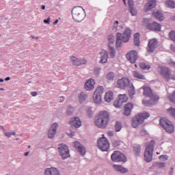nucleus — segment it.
Here are the masks:
<instances>
[{"mask_svg": "<svg viewBox=\"0 0 175 175\" xmlns=\"http://www.w3.org/2000/svg\"><path fill=\"white\" fill-rule=\"evenodd\" d=\"M110 120V115L106 111H101L99 114L94 118V124L98 128H106Z\"/></svg>", "mask_w": 175, "mask_h": 175, "instance_id": "f257e3e1", "label": "nucleus"}, {"mask_svg": "<svg viewBox=\"0 0 175 175\" xmlns=\"http://www.w3.org/2000/svg\"><path fill=\"white\" fill-rule=\"evenodd\" d=\"M71 13L73 20L77 23H81L85 18V10L81 6L74 7Z\"/></svg>", "mask_w": 175, "mask_h": 175, "instance_id": "f03ea898", "label": "nucleus"}, {"mask_svg": "<svg viewBox=\"0 0 175 175\" xmlns=\"http://www.w3.org/2000/svg\"><path fill=\"white\" fill-rule=\"evenodd\" d=\"M131 33H132V31L130 30L129 28H126L123 34H122L121 33H117L116 42V47L121 46L122 42H124V43H126V42H128L131 38Z\"/></svg>", "mask_w": 175, "mask_h": 175, "instance_id": "7ed1b4c3", "label": "nucleus"}, {"mask_svg": "<svg viewBox=\"0 0 175 175\" xmlns=\"http://www.w3.org/2000/svg\"><path fill=\"white\" fill-rule=\"evenodd\" d=\"M150 117V113L147 112L139 113L132 120V125L133 128H137L140 124L144 122V120H147Z\"/></svg>", "mask_w": 175, "mask_h": 175, "instance_id": "20e7f679", "label": "nucleus"}, {"mask_svg": "<svg viewBox=\"0 0 175 175\" xmlns=\"http://www.w3.org/2000/svg\"><path fill=\"white\" fill-rule=\"evenodd\" d=\"M160 125L167 133L174 132V125L170 120L165 118L160 119Z\"/></svg>", "mask_w": 175, "mask_h": 175, "instance_id": "39448f33", "label": "nucleus"}, {"mask_svg": "<svg viewBox=\"0 0 175 175\" xmlns=\"http://www.w3.org/2000/svg\"><path fill=\"white\" fill-rule=\"evenodd\" d=\"M58 152L59 155L61 157L62 159H68L70 158V153H69V147L65 144H61L58 146Z\"/></svg>", "mask_w": 175, "mask_h": 175, "instance_id": "423d86ee", "label": "nucleus"}, {"mask_svg": "<svg viewBox=\"0 0 175 175\" xmlns=\"http://www.w3.org/2000/svg\"><path fill=\"white\" fill-rule=\"evenodd\" d=\"M152 144H150L146 146L144 152V159L146 162H151L152 161V152H154V142L151 141Z\"/></svg>", "mask_w": 175, "mask_h": 175, "instance_id": "0eeeda50", "label": "nucleus"}, {"mask_svg": "<svg viewBox=\"0 0 175 175\" xmlns=\"http://www.w3.org/2000/svg\"><path fill=\"white\" fill-rule=\"evenodd\" d=\"M111 159L113 162H122L125 163L126 162V156L120 151H114L111 156Z\"/></svg>", "mask_w": 175, "mask_h": 175, "instance_id": "6e6552de", "label": "nucleus"}, {"mask_svg": "<svg viewBox=\"0 0 175 175\" xmlns=\"http://www.w3.org/2000/svg\"><path fill=\"white\" fill-rule=\"evenodd\" d=\"M97 146L101 151H107L110 148V144L106 137L100 138L98 140Z\"/></svg>", "mask_w": 175, "mask_h": 175, "instance_id": "1a4fd4ad", "label": "nucleus"}, {"mask_svg": "<svg viewBox=\"0 0 175 175\" xmlns=\"http://www.w3.org/2000/svg\"><path fill=\"white\" fill-rule=\"evenodd\" d=\"M158 72L166 81H170L171 72L167 67L160 66L158 68Z\"/></svg>", "mask_w": 175, "mask_h": 175, "instance_id": "9d476101", "label": "nucleus"}, {"mask_svg": "<svg viewBox=\"0 0 175 175\" xmlns=\"http://www.w3.org/2000/svg\"><path fill=\"white\" fill-rule=\"evenodd\" d=\"M117 83L119 88H121L122 90L128 88V86L131 84L129 79L126 77H123L120 79H118Z\"/></svg>", "mask_w": 175, "mask_h": 175, "instance_id": "9b49d317", "label": "nucleus"}, {"mask_svg": "<svg viewBox=\"0 0 175 175\" xmlns=\"http://www.w3.org/2000/svg\"><path fill=\"white\" fill-rule=\"evenodd\" d=\"M143 90L144 95H145V96H148L152 100H159V97L157 95H154V94L152 93V90H151V88L148 87H144Z\"/></svg>", "mask_w": 175, "mask_h": 175, "instance_id": "f8f14e48", "label": "nucleus"}, {"mask_svg": "<svg viewBox=\"0 0 175 175\" xmlns=\"http://www.w3.org/2000/svg\"><path fill=\"white\" fill-rule=\"evenodd\" d=\"M157 47H158V41L155 39L150 40L147 48L148 53H154Z\"/></svg>", "mask_w": 175, "mask_h": 175, "instance_id": "ddd939ff", "label": "nucleus"}, {"mask_svg": "<svg viewBox=\"0 0 175 175\" xmlns=\"http://www.w3.org/2000/svg\"><path fill=\"white\" fill-rule=\"evenodd\" d=\"M75 148H76L77 151L81 155L82 157H84L85 155V153L87 152V150H85V147L83 146V144H80L79 142H75L74 143Z\"/></svg>", "mask_w": 175, "mask_h": 175, "instance_id": "4468645a", "label": "nucleus"}, {"mask_svg": "<svg viewBox=\"0 0 175 175\" xmlns=\"http://www.w3.org/2000/svg\"><path fill=\"white\" fill-rule=\"evenodd\" d=\"M126 58L128 61L131 62V64H135V62L137 61V52H136V51H131L126 55Z\"/></svg>", "mask_w": 175, "mask_h": 175, "instance_id": "2eb2a0df", "label": "nucleus"}, {"mask_svg": "<svg viewBox=\"0 0 175 175\" xmlns=\"http://www.w3.org/2000/svg\"><path fill=\"white\" fill-rule=\"evenodd\" d=\"M95 88V80L92 79H88L84 84V89L86 91H92Z\"/></svg>", "mask_w": 175, "mask_h": 175, "instance_id": "dca6fc26", "label": "nucleus"}, {"mask_svg": "<svg viewBox=\"0 0 175 175\" xmlns=\"http://www.w3.org/2000/svg\"><path fill=\"white\" fill-rule=\"evenodd\" d=\"M147 29L150 31H161V25L157 22H152V23H148L146 25Z\"/></svg>", "mask_w": 175, "mask_h": 175, "instance_id": "f3484780", "label": "nucleus"}, {"mask_svg": "<svg viewBox=\"0 0 175 175\" xmlns=\"http://www.w3.org/2000/svg\"><path fill=\"white\" fill-rule=\"evenodd\" d=\"M69 124L71 125V126H74L75 128H79V126H81V120L79 117H74L70 119Z\"/></svg>", "mask_w": 175, "mask_h": 175, "instance_id": "a211bd4d", "label": "nucleus"}, {"mask_svg": "<svg viewBox=\"0 0 175 175\" xmlns=\"http://www.w3.org/2000/svg\"><path fill=\"white\" fill-rule=\"evenodd\" d=\"M109 58V53L106 50L103 49L100 53V64H106Z\"/></svg>", "mask_w": 175, "mask_h": 175, "instance_id": "6ab92c4d", "label": "nucleus"}, {"mask_svg": "<svg viewBox=\"0 0 175 175\" xmlns=\"http://www.w3.org/2000/svg\"><path fill=\"white\" fill-rule=\"evenodd\" d=\"M157 6V1L155 0H148V3L145 4V12H149L151 9H154Z\"/></svg>", "mask_w": 175, "mask_h": 175, "instance_id": "aec40b11", "label": "nucleus"}, {"mask_svg": "<svg viewBox=\"0 0 175 175\" xmlns=\"http://www.w3.org/2000/svg\"><path fill=\"white\" fill-rule=\"evenodd\" d=\"M44 175H61L58 169L55 167L46 168L44 170Z\"/></svg>", "mask_w": 175, "mask_h": 175, "instance_id": "412c9836", "label": "nucleus"}, {"mask_svg": "<svg viewBox=\"0 0 175 175\" xmlns=\"http://www.w3.org/2000/svg\"><path fill=\"white\" fill-rule=\"evenodd\" d=\"M113 169H115L116 172H118L119 173H128V169L126 167H124L122 165H113Z\"/></svg>", "mask_w": 175, "mask_h": 175, "instance_id": "4be33fe9", "label": "nucleus"}, {"mask_svg": "<svg viewBox=\"0 0 175 175\" xmlns=\"http://www.w3.org/2000/svg\"><path fill=\"white\" fill-rule=\"evenodd\" d=\"M87 98H88V94L81 92L79 94H78V100L79 102V103H84V102H85V100H87Z\"/></svg>", "mask_w": 175, "mask_h": 175, "instance_id": "5701e85b", "label": "nucleus"}, {"mask_svg": "<svg viewBox=\"0 0 175 175\" xmlns=\"http://www.w3.org/2000/svg\"><path fill=\"white\" fill-rule=\"evenodd\" d=\"M93 100L96 105H100V103H102V96L97 94L96 93H94Z\"/></svg>", "mask_w": 175, "mask_h": 175, "instance_id": "b1692460", "label": "nucleus"}, {"mask_svg": "<svg viewBox=\"0 0 175 175\" xmlns=\"http://www.w3.org/2000/svg\"><path fill=\"white\" fill-rule=\"evenodd\" d=\"M70 60L72 62V65H74V66H79L80 59H79L75 56H70Z\"/></svg>", "mask_w": 175, "mask_h": 175, "instance_id": "393cba45", "label": "nucleus"}, {"mask_svg": "<svg viewBox=\"0 0 175 175\" xmlns=\"http://www.w3.org/2000/svg\"><path fill=\"white\" fill-rule=\"evenodd\" d=\"M105 102H107L108 103L111 102L113 100V92H108L105 94V98H104Z\"/></svg>", "mask_w": 175, "mask_h": 175, "instance_id": "a878e982", "label": "nucleus"}, {"mask_svg": "<svg viewBox=\"0 0 175 175\" xmlns=\"http://www.w3.org/2000/svg\"><path fill=\"white\" fill-rule=\"evenodd\" d=\"M129 88V94L131 96V98H133V95L136 94V92L135 90V87L133 86V84H131L128 86Z\"/></svg>", "mask_w": 175, "mask_h": 175, "instance_id": "bb28decb", "label": "nucleus"}, {"mask_svg": "<svg viewBox=\"0 0 175 175\" xmlns=\"http://www.w3.org/2000/svg\"><path fill=\"white\" fill-rule=\"evenodd\" d=\"M154 17L157 18V20H159L160 21H163V14L161 12V11H157L156 12L153 13Z\"/></svg>", "mask_w": 175, "mask_h": 175, "instance_id": "cd10ccee", "label": "nucleus"}, {"mask_svg": "<svg viewBox=\"0 0 175 175\" xmlns=\"http://www.w3.org/2000/svg\"><path fill=\"white\" fill-rule=\"evenodd\" d=\"M133 76L136 79H140L141 80H146V77L140 74L139 71H133Z\"/></svg>", "mask_w": 175, "mask_h": 175, "instance_id": "c85d7f7f", "label": "nucleus"}, {"mask_svg": "<svg viewBox=\"0 0 175 175\" xmlns=\"http://www.w3.org/2000/svg\"><path fill=\"white\" fill-rule=\"evenodd\" d=\"M155 102H158V100L155 101V100H152L150 98V100H143L142 103H143V105H144V106H148H148H152V105H154Z\"/></svg>", "mask_w": 175, "mask_h": 175, "instance_id": "c756f323", "label": "nucleus"}, {"mask_svg": "<svg viewBox=\"0 0 175 175\" xmlns=\"http://www.w3.org/2000/svg\"><path fill=\"white\" fill-rule=\"evenodd\" d=\"M134 43L135 46H139L140 44V34L139 33H136L134 35Z\"/></svg>", "mask_w": 175, "mask_h": 175, "instance_id": "7c9ffc66", "label": "nucleus"}, {"mask_svg": "<svg viewBox=\"0 0 175 175\" xmlns=\"http://www.w3.org/2000/svg\"><path fill=\"white\" fill-rule=\"evenodd\" d=\"M109 49V55L111 58H114L116 57V50L114 49V47H113L111 45H108Z\"/></svg>", "mask_w": 175, "mask_h": 175, "instance_id": "2f4dec72", "label": "nucleus"}, {"mask_svg": "<svg viewBox=\"0 0 175 175\" xmlns=\"http://www.w3.org/2000/svg\"><path fill=\"white\" fill-rule=\"evenodd\" d=\"M124 103L120 99L118 98V100H116L114 103L113 105L115 106V107H118V109H121V107H122V104Z\"/></svg>", "mask_w": 175, "mask_h": 175, "instance_id": "473e14b6", "label": "nucleus"}, {"mask_svg": "<svg viewBox=\"0 0 175 175\" xmlns=\"http://www.w3.org/2000/svg\"><path fill=\"white\" fill-rule=\"evenodd\" d=\"M139 66L141 69H143L144 70H150V69H151V66H150V65H147L144 62L141 63Z\"/></svg>", "mask_w": 175, "mask_h": 175, "instance_id": "72a5a7b5", "label": "nucleus"}, {"mask_svg": "<svg viewBox=\"0 0 175 175\" xmlns=\"http://www.w3.org/2000/svg\"><path fill=\"white\" fill-rule=\"evenodd\" d=\"M165 5L166 6H167L168 8H170L171 9H174L175 8V3L172 0H167L165 2Z\"/></svg>", "mask_w": 175, "mask_h": 175, "instance_id": "f704fd0d", "label": "nucleus"}, {"mask_svg": "<svg viewBox=\"0 0 175 175\" xmlns=\"http://www.w3.org/2000/svg\"><path fill=\"white\" fill-rule=\"evenodd\" d=\"M55 135H57V131H54L53 130H49L48 131V137L49 139H54Z\"/></svg>", "mask_w": 175, "mask_h": 175, "instance_id": "c9c22d12", "label": "nucleus"}, {"mask_svg": "<svg viewBox=\"0 0 175 175\" xmlns=\"http://www.w3.org/2000/svg\"><path fill=\"white\" fill-rule=\"evenodd\" d=\"M142 150V148L139 145H135L133 146V151L135 155H139L140 154V151Z\"/></svg>", "mask_w": 175, "mask_h": 175, "instance_id": "e433bc0d", "label": "nucleus"}, {"mask_svg": "<svg viewBox=\"0 0 175 175\" xmlns=\"http://www.w3.org/2000/svg\"><path fill=\"white\" fill-rule=\"evenodd\" d=\"M104 90L105 88H103V86H99L96 88V91L94 92V94H97V95L102 96Z\"/></svg>", "mask_w": 175, "mask_h": 175, "instance_id": "4c0bfd02", "label": "nucleus"}, {"mask_svg": "<svg viewBox=\"0 0 175 175\" xmlns=\"http://www.w3.org/2000/svg\"><path fill=\"white\" fill-rule=\"evenodd\" d=\"M108 40L109 42V46H111V44H114V42H116V37L113 35L108 36Z\"/></svg>", "mask_w": 175, "mask_h": 175, "instance_id": "58836bf2", "label": "nucleus"}, {"mask_svg": "<svg viewBox=\"0 0 175 175\" xmlns=\"http://www.w3.org/2000/svg\"><path fill=\"white\" fill-rule=\"evenodd\" d=\"M114 77H116V75L113 72H109L107 75V79L113 81L114 80Z\"/></svg>", "mask_w": 175, "mask_h": 175, "instance_id": "ea45409f", "label": "nucleus"}, {"mask_svg": "<svg viewBox=\"0 0 175 175\" xmlns=\"http://www.w3.org/2000/svg\"><path fill=\"white\" fill-rule=\"evenodd\" d=\"M115 129L116 132H120L122 129V124L120 122H116L115 124Z\"/></svg>", "mask_w": 175, "mask_h": 175, "instance_id": "a19ab883", "label": "nucleus"}, {"mask_svg": "<svg viewBox=\"0 0 175 175\" xmlns=\"http://www.w3.org/2000/svg\"><path fill=\"white\" fill-rule=\"evenodd\" d=\"M168 114H170L173 118H175V109L173 107L167 109Z\"/></svg>", "mask_w": 175, "mask_h": 175, "instance_id": "79ce46f5", "label": "nucleus"}, {"mask_svg": "<svg viewBox=\"0 0 175 175\" xmlns=\"http://www.w3.org/2000/svg\"><path fill=\"white\" fill-rule=\"evenodd\" d=\"M118 98L123 102V103L128 102V96H126V94H120Z\"/></svg>", "mask_w": 175, "mask_h": 175, "instance_id": "37998d69", "label": "nucleus"}, {"mask_svg": "<svg viewBox=\"0 0 175 175\" xmlns=\"http://www.w3.org/2000/svg\"><path fill=\"white\" fill-rule=\"evenodd\" d=\"M51 131H53L55 132H57V129H58V123L57 122H54L51 128L49 129Z\"/></svg>", "mask_w": 175, "mask_h": 175, "instance_id": "c03bdc74", "label": "nucleus"}, {"mask_svg": "<svg viewBox=\"0 0 175 175\" xmlns=\"http://www.w3.org/2000/svg\"><path fill=\"white\" fill-rule=\"evenodd\" d=\"M73 114V108L72 106H68L66 111L67 116H72Z\"/></svg>", "mask_w": 175, "mask_h": 175, "instance_id": "a18cd8bd", "label": "nucleus"}, {"mask_svg": "<svg viewBox=\"0 0 175 175\" xmlns=\"http://www.w3.org/2000/svg\"><path fill=\"white\" fill-rule=\"evenodd\" d=\"M155 165L157 166V167H165V166H166V163L165 162H156L155 163Z\"/></svg>", "mask_w": 175, "mask_h": 175, "instance_id": "49530a36", "label": "nucleus"}, {"mask_svg": "<svg viewBox=\"0 0 175 175\" xmlns=\"http://www.w3.org/2000/svg\"><path fill=\"white\" fill-rule=\"evenodd\" d=\"M129 9L131 16H136V14H137V12L136 11V9H135V7H131Z\"/></svg>", "mask_w": 175, "mask_h": 175, "instance_id": "de8ad7c7", "label": "nucleus"}, {"mask_svg": "<svg viewBox=\"0 0 175 175\" xmlns=\"http://www.w3.org/2000/svg\"><path fill=\"white\" fill-rule=\"evenodd\" d=\"M124 109L129 110L130 111H132V109H133V104L131 103H127L125 105Z\"/></svg>", "mask_w": 175, "mask_h": 175, "instance_id": "09e8293b", "label": "nucleus"}, {"mask_svg": "<svg viewBox=\"0 0 175 175\" xmlns=\"http://www.w3.org/2000/svg\"><path fill=\"white\" fill-rule=\"evenodd\" d=\"M4 135L5 136H6V137H12V135L13 136L16 135V132L14 131L5 132Z\"/></svg>", "mask_w": 175, "mask_h": 175, "instance_id": "8fccbe9b", "label": "nucleus"}, {"mask_svg": "<svg viewBox=\"0 0 175 175\" xmlns=\"http://www.w3.org/2000/svg\"><path fill=\"white\" fill-rule=\"evenodd\" d=\"M118 21H116L113 23L112 29L113 31H114L115 32H117L118 28Z\"/></svg>", "mask_w": 175, "mask_h": 175, "instance_id": "3c124183", "label": "nucleus"}, {"mask_svg": "<svg viewBox=\"0 0 175 175\" xmlns=\"http://www.w3.org/2000/svg\"><path fill=\"white\" fill-rule=\"evenodd\" d=\"M94 73L96 77H99V75H100V68H94Z\"/></svg>", "mask_w": 175, "mask_h": 175, "instance_id": "603ef678", "label": "nucleus"}, {"mask_svg": "<svg viewBox=\"0 0 175 175\" xmlns=\"http://www.w3.org/2000/svg\"><path fill=\"white\" fill-rule=\"evenodd\" d=\"M87 114H88V116L91 118L92 117V114H94V112L92 111V108L91 107H89L87 110Z\"/></svg>", "mask_w": 175, "mask_h": 175, "instance_id": "864d4df0", "label": "nucleus"}, {"mask_svg": "<svg viewBox=\"0 0 175 175\" xmlns=\"http://www.w3.org/2000/svg\"><path fill=\"white\" fill-rule=\"evenodd\" d=\"M169 36L172 40H174V42H175V31H174L170 32Z\"/></svg>", "mask_w": 175, "mask_h": 175, "instance_id": "5fc2aeb1", "label": "nucleus"}, {"mask_svg": "<svg viewBox=\"0 0 175 175\" xmlns=\"http://www.w3.org/2000/svg\"><path fill=\"white\" fill-rule=\"evenodd\" d=\"M81 65H87V59L84 58L79 59V66H81Z\"/></svg>", "mask_w": 175, "mask_h": 175, "instance_id": "6e6d98bb", "label": "nucleus"}, {"mask_svg": "<svg viewBox=\"0 0 175 175\" xmlns=\"http://www.w3.org/2000/svg\"><path fill=\"white\" fill-rule=\"evenodd\" d=\"M169 98L171 102L175 103V91H174L173 94L171 96H170Z\"/></svg>", "mask_w": 175, "mask_h": 175, "instance_id": "4d7b16f0", "label": "nucleus"}, {"mask_svg": "<svg viewBox=\"0 0 175 175\" xmlns=\"http://www.w3.org/2000/svg\"><path fill=\"white\" fill-rule=\"evenodd\" d=\"M159 159H161V161H167V159H169V157L167 155H161L159 156Z\"/></svg>", "mask_w": 175, "mask_h": 175, "instance_id": "13d9d810", "label": "nucleus"}, {"mask_svg": "<svg viewBox=\"0 0 175 175\" xmlns=\"http://www.w3.org/2000/svg\"><path fill=\"white\" fill-rule=\"evenodd\" d=\"M120 144H121V142L118 140H116L112 142V145L113 147H118V146H120Z\"/></svg>", "mask_w": 175, "mask_h": 175, "instance_id": "bf43d9fd", "label": "nucleus"}, {"mask_svg": "<svg viewBox=\"0 0 175 175\" xmlns=\"http://www.w3.org/2000/svg\"><path fill=\"white\" fill-rule=\"evenodd\" d=\"M128 4H129V8H133L134 7L133 0H128Z\"/></svg>", "mask_w": 175, "mask_h": 175, "instance_id": "052dcab7", "label": "nucleus"}, {"mask_svg": "<svg viewBox=\"0 0 175 175\" xmlns=\"http://www.w3.org/2000/svg\"><path fill=\"white\" fill-rule=\"evenodd\" d=\"M131 111L130 110H128L124 108V116H131Z\"/></svg>", "mask_w": 175, "mask_h": 175, "instance_id": "680f3d73", "label": "nucleus"}, {"mask_svg": "<svg viewBox=\"0 0 175 175\" xmlns=\"http://www.w3.org/2000/svg\"><path fill=\"white\" fill-rule=\"evenodd\" d=\"M50 20H51L50 17H49L47 19H44V24H50Z\"/></svg>", "mask_w": 175, "mask_h": 175, "instance_id": "e2e57ef3", "label": "nucleus"}, {"mask_svg": "<svg viewBox=\"0 0 175 175\" xmlns=\"http://www.w3.org/2000/svg\"><path fill=\"white\" fill-rule=\"evenodd\" d=\"M65 100V97H64V96H60L59 98V102L60 103H62V102H64Z\"/></svg>", "mask_w": 175, "mask_h": 175, "instance_id": "0e129e2a", "label": "nucleus"}, {"mask_svg": "<svg viewBox=\"0 0 175 175\" xmlns=\"http://www.w3.org/2000/svg\"><path fill=\"white\" fill-rule=\"evenodd\" d=\"M174 170V167H171L170 169L169 175H173Z\"/></svg>", "mask_w": 175, "mask_h": 175, "instance_id": "69168bd1", "label": "nucleus"}, {"mask_svg": "<svg viewBox=\"0 0 175 175\" xmlns=\"http://www.w3.org/2000/svg\"><path fill=\"white\" fill-rule=\"evenodd\" d=\"M107 133H108L109 136H111V137L114 136V133L112 131H109L107 132Z\"/></svg>", "mask_w": 175, "mask_h": 175, "instance_id": "338daca9", "label": "nucleus"}, {"mask_svg": "<svg viewBox=\"0 0 175 175\" xmlns=\"http://www.w3.org/2000/svg\"><path fill=\"white\" fill-rule=\"evenodd\" d=\"M142 136H144V135H146L147 133V131H146V130H142L140 132Z\"/></svg>", "mask_w": 175, "mask_h": 175, "instance_id": "774afa93", "label": "nucleus"}]
</instances>
